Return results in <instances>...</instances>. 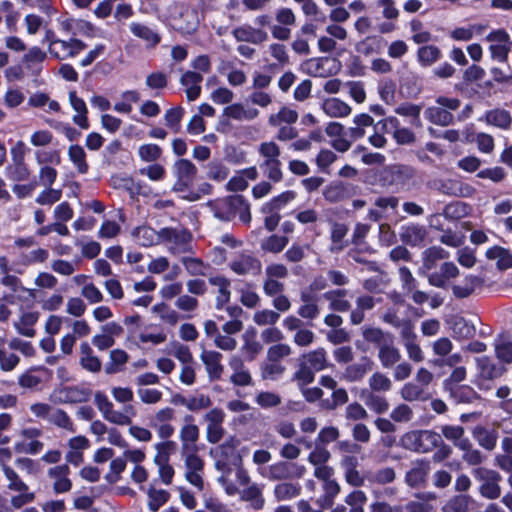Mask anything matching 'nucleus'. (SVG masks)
<instances>
[{"label": "nucleus", "mask_w": 512, "mask_h": 512, "mask_svg": "<svg viewBox=\"0 0 512 512\" xmlns=\"http://www.w3.org/2000/svg\"><path fill=\"white\" fill-rule=\"evenodd\" d=\"M395 112L398 115L411 117V124L415 126L421 125L420 112L421 106L413 104V103H402L399 105Z\"/></svg>", "instance_id": "a18cd8bd"}, {"label": "nucleus", "mask_w": 512, "mask_h": 512, "mask_svg": "<svg viewBox=\"0 0 512 512\" xmlns=\"http://www.w3.org/2000/svg\"><path fill=\"white\" fill-rule=\"evenodd\" d=\"M176 181L172 187L174 192H184L189 189L197 174V167L192 161L181 158L175 161L172 167Z\"/></svg>", "instance_id": "6e6552de"}, {"label": "nucleus", "mask_w": 512, "mask_h": 512, "mask_svg": "<svg viewBox=\"0 0 512 512\" xmlns=\"http://www.w3.org/2000/svg\"><path fill=\"white\" fill-rule=\"evenodd\" d=\"M161 155L162 148L158 144L147 143L138 148V156L144 162H155Z\"/></svg>", "instance_id": "c03bdc74"}, {"label": "nucleus", "mask_w": 512, "mask_h": 512, "mask_svg": "<svg viewBox=\"0 0 512 512\" xmlns=\"http://www.w3.org/2000/svg\"><path fill=\"white\" fill-rule=\"evenodd\" d=\"M400 442L406 450L424 454L441 443V436L433 430H411L401 436Z\"/></svg>", "instance_id": "f03ea898"}, {"label": "nucleus", "mask_w": 512, "mask_h": 512, "mask_svg": "<svg viewBox=\"0 0 512 512\" xmlns=\"http://www.w3.org/2000/svg\"><path fill=\"white\" fill-rule=\"evenodd\" d=\"M207 171V177L215 181H223L229 175V169L221 161L214 160L209 162Z\"/></svg>", "instance_id": "8fccbe9b"}, {"label": "nucleus", "mask_w": 512, "mask_h": 512, "mask_svg": "<svg viewBox=\"0 0 512 512\" xmlns=\"http://www.w3.org/2000/svg\"><path fill=\"white\" fill-rule=\"evenodd\" d=\"M473 477L481 482L479 493L482 497L493 500L497 499L501 494L499 482L501 475L492 469L485 467H477L472 470Z\"/></svg>", "instance_id": "0eeeda50"}, {"label": "nucleus", "mask_w": 512, "mask_h": 512, "mask_svg": "<svg viewBox=\"0 0 512 512\" xmlns=\"http://www.w3.org/2000/svg\"><path fill=\"white\" fill-rule=\"evenodd\" d=\"M486 257L489 260H497V268L499 270H507L512 268V253L501 246L494 245L486 251Z\"/></svg>", "instance_id": "b1692460"}, {"label": "nucleus", "mask_w": 512, "mask_h": 512, "mask_svg": "<svg viewBox=\"0 0 512 512\" xmlns=\"http://www.w3.org/2000/svg\"><path fill=\"white\" fill-rule=\"evenodd\" d=\"M60 394L64 403H82L89 401L92 391L89 388L74 385L63 387Z\"/></svg>", "instance_id": "aec40b11"}, {"label": "nucleus", "mask_w": 512, "mask_h": 512, "mask_svg": "<svg viewBox=\"0 0 512 512\" xmlns=\"http://www.w3.org/2000/svg\"><path fill=\"white\" fill-rule=\"evenodd\" d=\"M225 160L233 165H239L247 162V153L234 145H227L224 148Z\"/></svg>", "instance_id": "09e8293b"}, {"label": "nucleus", "mask_w": 512, "mask_h": 512, "mask_svg": "<svg viewBox=\"0 0 512 512\" xmlns=\"http://www.w3.org/2000/svg\"><path fill=\"white\" fill-rule=\"evenodd\" d=\"M129 355L122 349H114L110 352V361L105 365L106 374H115L123 370L128 362Z\"/></svg>", "instance_id": "72a5a7b5"}, {"label": "nucleus", "mask_w": 512, "mask_h": 512, "mask_svg": "<svg viewBox=\"0 0 512 512\" xmlns=\"http://www.w3.org/2000/svg\"><path fill=\"white\" fill-rule=\"evenodd\" d=\"M477 441L479 445L486 450H493L496 447L497 444V433L492 430H486L485 428H482L477 432Z\"/></svg>", "instance_id": "4d7b16f0"}, {"label": "nucleus", "mask_w": 512, "mask_h": 512, "mask_svg": "<svg viewBox=\"0 0 512 512\" xmlns=\"http://www.w3.org/2000/svg\"><path fill=\"white\" fill-rule=\"evenodd\" d=\"M233 36L237 41L261 44L268 39V34L262 29H257L245 24L233 30Z\"/></svg>", "instance_id": "ddd939ff"}, {"label": "nucleus", "mask_w": 512, "mask_h": 512, "mask_svg": "<svg viewBox=\"0 0 512 512\" xmlns=\"http://www.w3.org/2000/svg\"><path fill=\"white\" fill-rule=\"evenodd\" d=\"M360 194V187L341 180H334L327 184L323 191V198L329 203H338Z\"/></svg>", "instance_id": "1a4fd4ad"}, {"label": "nucleus", "mask_w": 512, "mask_h": 512, "mask_svg": "<svg viewBox=\"0 0 512 512\" xmlns=\"http://www.w3.org/2000/svg\"><path fill=\"white\" fill-rule=\"evenodd\" d=\"M471 500L467 494L454 495L442 506V512H468Z\"/></svg>", "instance_id": "4c0bfd02"}, {"label": "nucleus", "mask_w": 512, "mask_h": 512, "mask_svg": "<svg viewBox=\"0 0 512 512\" xmlns=\"http://www.w3.org/2000/svg\"><path fill=\"white\" fill-rule=\"evenodd\" d=\"M425 117L433 124L448 126L453 122V115L450 111L440 107H429L425 111Z\"/></svg>", "instance_id": "473e14b6"}, {"label": "nucleus", "mask_w": 512, "mask_h": 512, "mask_svg": "<svg viewBox=\"0 0 512 512\" xmlns=\"http://www.w3.org/2000/svg\"><path fill=\"white\" fill-rule=\"evenodd\" d=\"M443 54L435 45L421 46L417 50V60L423 67H429L435 62L441 60Z\"/></svg>", "instance_id": "cd10ccee"}, {"label": "nucleus", "mask_w": 512, "mask_h": 512, "mask_svg": "<svg viewBox=\"0 0 512 512\" xmlns=\"http://www.w3.org/2000/svg\"><path fill=\"white\" fill-rule=\"evenodd\" d=\"M480 120H484L488 125L502 130H509L512 125L511 113L502 108L487 110Z\"/></svg>", "instance_id": "2eb2a0df"}, {"label": "nucleus", "mask_w": 512, "mask_h": 512, "mask_svg": "<svg viewBox=\"0 0 512 512\" xmlns=\"http://www.w3.org/2000/svg\"><path fill=\"white\" fill-rule=\"evenodd\" d=\"M200 430L197 425H183L180 430L181 450L198 448L196 442L199 439Z\"/></svg>", "instance_id": "f704fd0d"}, {"label": "nucleus", "mask_w": 512, "mask_h": 512, "mask_svg": "<svg viewBox=\"0 0 512 512\" xmlns=\"http://www.w3.org/2000/svg\"><path fill=\"white\" fill-rule=\"evenodd\" d=\"M298 120V113L288 107H282L276 115H271L269 123L273 126L278 125L279 122L293 124Z\"/></svg>", "instance_id": "603ef678"}, {"label": "nucleus", "mask_w": 512, "mask_h": 512, "mask_svg": "<svg viewBox=\"0 0 512 512\" xmlns=\"http://www.w3.org/2000/svg\"><path fill=\"white\" fill-rule=\"evenodd\" d=\"M337 159V155L329 149H321L316 157L317 166L326 173H329L328 168Z\"/></svg>", "instance_id": "338daca9"}, {"label": "nucleus", "mask_w": 512, "mask_h": 512, "mask_svg": "<svg viewBox=\"0 0 512 512\" xmlns=\"http://www.w3.org/2000/svg\"><path fill=\"white\" fill-rule=\"evenodd\" d=\"M69 159L76 165L77 170L81 174L88 172L89 165L86 161V152L82 146L75 144L68 149Z\"/></svg>", "instance_id": "58836bf2"}, {"label": "nucleus", "mask_w": 512, "mask_h": 512, "mask_svg": "<svg viewBox=\"0 0 512 512\" xmlns=\"http://www.w3.org/2000/svg\"><path fill=\"white\" fill-rule=\"evenodd\" d=\"M432 506L429 503L409 501L406 504L395 505L394 512H431Z\"/></svg>", "instance_id": "774afa93"}, {"label": "nucleus", "mask_w": 512, "mask_h": 512, "mask_svg": "<svg viewBox=\"0 0 512 512\" xmlns=\"http://www.w3.org/2000/svg\"><path fill=\"white\" fill-rule=\"evenodd\" d=\"M426 235L427 231L425 227L417 223H410L400 227V240L405 245L411 247L420 246L424 242Z\"/></svg>", "instance_id": "9b49d317"}, {"label": "nucleus", "mask_w": 512, "mask_h": 512, "mask_svg": "<svg viewBox=\"0 0 512 512\" xmlns=\"http://www.w3.org/2000/svg\"><path fill=\"white\" fill-rule=\"evenodd\" d=\"M129 29L135 37L144 40L149 48H155L161 42V36L147 25L131 22Z\"/></svg>", "instance_id": "6ab92c4d"}, {"label": "nucleus", "mask_w": 512, "mask_h": 512, "mask_svg": "<svg viewBox=\"0 0 512 512\" xmlns=\"http://www.w3.org/2000/svg\"><path fill=\"white\" fill-rule=\"evenodd\" d=\"M208 282L213 286H218L215 308L222 310L231 298V281L223 275H216L209 277Z\"/></svg>", "instance_id": "4468645a"}, {"label": "nucleus", "mask_w": 512, "mask_h": 512, "mask_svg": "<svg viewBox=\"0 0 512 512\" xmlns=\"http://www.w3.org/2000/svg\"><path fill=\"white\" fill-rule=\"evenodd\" d=\"M303 357L306 359L305 363L314 371H321L327 367L326 351L322 347L303 355Z\"/></svg>", "instance_id": "a19ab883"}, {"label": "nucleus", "mask_w": 512, "mask_h": 512, "mask_svg": "<svg viewBox=\"0 0 512 512\" xmlns=\"http://www.w3.org/2000/svg\"><path fill=\"white\" fill-rule=\"evenodd\" d=\"M238 214L244 224L252 220L250 204L243 195H229L219 200L214 208V216L221 221L229 222Z\"/></svg>", "instance_id": "f257e3e1"}, {"label": "nucleus", "mask_w": 512, "mask_h": 512, "mask_svg": "<svg viewBox=\"0 0 512 512\" xmlns=\"http://www.w3.org/2000/svg\"><path fill=\"white\" fill-rule=\"evenodd\" d=\"M447 323L452 331V335L456 339H469L475 335V327L469 323L464 317L452 315Z\"/></svg>", "instance_id": "f3484780"}, {"label": "nucleus", "mask_w": 512, "mask_h": 512, "mask_svg": "<svg viewBox=\"0 0 512 512\" xmlns=\"http://www.w3.org/2000/svg\"><path fill=\"white\" fill-rule=\"evenodd\" d=\"M39 319V312H25L20 317V322L15 324V327L19 334L26 337H34L35 329L33 326Z\"/></svg>", "instance_id": "7c9ffc66"}, {"label": "nucleus", "mask_w": 512, "mask_h": 512, "mask_svg": "<svg viewBox=\"0 0 512 512\" xmlns=\"http://www.w3.org/2000/svg\"><path fill=\"white\" fill-rule=\"evenodd\" d=\"M373 364V361L369 357L363 356L359 363L351 364L346 367L344 377L349 382L359 381L368 371L372 370Z\"/></svg>", "instance_id": "412c9836"}, {"label": "nucleus", "mask_w": 512, "mask_h": 512, "mask_svg": "<svg viewBox=\"0 0 512 512\" xmlns=\"http://www.w3.org/2000/svg\"><path fill=\"white\" fill-rule=\"evenodd\" d=\"M447 391L457 403H472L480 399V395L469 385H458Z\"/></svg>", "instance_id": "c85d7f7f"}, {"label": "nucleus", "mask_w": 512, "mask_h": 512, "mask_svg": "<svg viewBox=\"0 0 512 512\" xmlns=\"http://www.w3.org/2000/svg\"><path fill=\"white\" fill-rule=\"evenodd\" d=\"M174 10L171 15L172 28L181 34H193L199 25L197 11L185 4L176 5Z\"/></svg>", "instance_id": "39448f33"}, {"label": "nucleus", "mask_w": 512, "mask_h": 512, "mask_svg": "<svg viewBox=\"0 0 512 512\" xmlns=\"http://www.w3.org/2000/svg\"><path fill=\"white\" fill-rule=\"evenodd\" d=\"M229 267L238 275H245L249 272L259 274L261 272L262 263L258 258L252 255L241 254L238 259L230 262Z\"/></svg>", "instance_id": "f8f14e48"}, {"label": "nucleus", "mask_w": 512, "mask_h": 512, "mask_svg": "<svg viewBox=\"0 0 512 512\" xmlns=\"http://www.w3.org/2000/svg\"><path fill=\"white\" fill-rule=\"evenodd\" d=\"M386 40L378 35L367 36L365 39L359 41L356 44V51L368 56L373 53L379 54L382 52L383 48L386 46Z\"/></svg>", "instance_id": "4be33fe9"}, {"label": "nucleus", "mask_w": 512, "mask_h": 512, "mask_svg": "<svg viewBox=\"0 0 512 512\" xmlns=\"http://www.w3.org/2000/svg\"><path fill=\"white\" fill-rule=\"evenodd\" d=\"M240 499L245 502H250V506L254 510H261L265 505L262 490L256 484H252L244 489L240 494Z\"/></svg>", "instance_id": "c756f323"}, {"label": "nucleus", "mask_w": 512, "mask_h": 512, "mask_svg": "<svg viewBox=\"0 0 512 512\" xmlns=\"http://www.w3.org/2000/svg\"><path fill=\"white\" fill-rule=\"evenodd\" d=\"M46 59V53L39 47L34 46L23 56L22 62L26 68L30 69L34 75H39L42 70V63Z\"/></svg>", "instance_id": "bb28decb"}, {"label": "nucleus", "mask_w": 512, "mask_h": 512, "mask_svg": "<svg viewBox=\"0 0 512 512\" xmlns=\"http://www.w3.org/2000/svg\"><path fill=\"white\" fill-rule=\"evenodd\" d=\"M240 444V439L232 435L217 447L219 459H217L215 466L218 470L230 473L232 467L240 468L243 465V457L239 451Z\"/></svg>", "instance_id": "7ed1b4c3"}, {"label": "nucleus", "mask_w": 512, "mask_h": 512, "mask_svg": "<svg viewBox=\"0 0 512 512\" xmlns=\"http://www.w3.org/2000/svg\"><path fill=\"white\" fill-rule=\"evenodd\" d=\"M289 239L287 236H279L277 234L270 235L261 243V249L265 252L279 253L288 244Z\"/></svg>", "instance_id": "79ce46f5"}, {"label": "nucleus", "mask_w": 512, "mask_h": 512, "mask_svg": "<svg viewBox=\"0 0 512 512\" xmlns=\"http://www.w3.org/2000/svg\"><path fill=\"white\" fill-rule=\"evenodd\" d=\"M378 358L384 368H391L401 358L400 351L394 346V339L381 347L378 351Z\"/></svg>", "instance_id": "2f4dec72"}, {"label": "nucleus", "mask_w": 512, "mask_h": 512, "mask_svg": "<svg viewBox=\"0 0 512 512\" xmlns=\"http://www.w3.org/2000/svg\"><path fill=\"white\" fill-rule=\"evenodd\" d=\"M182 263L190 275L205 276V265L202 259L194 257H185L183 258Z\"/></svg>", "instance_id": "680f3d73"}, {"label": "nucleus", "mask_w": 512, "mask_h": 512, "mask_svg": "<svg viewBox=\"0 0 512 512\" xmlns=\"http://www.w3.org/2000/svg\"><path fill=\"white\" fill-rule=\"evenodd\" d=\"M184 113L185 111L181 106L168 109L164 115L166 125L174 132H178Z\"/></svg>", "instance_id": "3c124183"}, {"label": "nucleus", "mask_w": 512, "mask_h": 512, "mask_svg": "<svg viewBox=\"0 0 512 512\" xmlns=\"http://www.w3.org/2000/svg\"><path fill=\"white\" fill-rule=\"evenodd\" d=\"M155 448L157 449V454L154 457L155 464L168 463L170 454L176 449V443L172 440H167L157 443Z\"/></svg>", "instance_id": "de8ad7c7"}, {"label": "nucleus", "mask_w": 512, "mask_h": 512, "mask_svg": "<svg viewBox=\"0 0 512 512\" xmlns=\"http://www.w3.org/2000/svg\"><path fill=\"white\" fill-rule=\"evenodd\" d=\"M414 177V169L408 165L393 164L386 166L380 172L379 180L384 186L397 190L404 188Z\"/></svg>", "instance_id": "423d86ee"}, {"label": "nucleus", "mask_w": 512, "mask_h": 512, "mask_svg": "<svg viewBox=\"0 0 512 512\" xmlns=\"http://www.w3.org/2000/svg\"><path fill=\"white\" fill-rule=\"evenodd\" d=\"M4 474L9 480L8 488L13 491L26 492L28 491V485L23 482L18 474L9 466H5Z\"/></svg>", "instance_id": "6e6d98bb"}, {"label": "nucleus", "mask_w": 512, "mask_h": 512, "mask_svg": "<svg viewBox=\"0 0 512 512\" xmlns=\"http://www.w3.org/2000/svg\"><path fill=\"white\" fill-rule=\"evenodd\" d=\"M293 379L299 382L300 388L312 383L315 379V373L307 363H300L299 368L293 375Z\"/></svg>", "instance_id": "5fc2aeb1"}, {"label": "nucleus", "mask_w": 512, "mask_h": 512, "mask_svg": "<svg viewBox=\"0 0 512 512\" xmlns=\"http://www.w3.org/2000/svg\"><path fill=\"white\" fill-rule=\"evenodd\" d=\"M339 430L334 426L324 427L322 428L316 438V444L320 446H325L333 441H336L339 438Z\"/></svg>", "instance_id": "e2e57ef3"}, {"label": "nucleus", "mask_w": 512, "mask_h": 512, "mask_svg": "<svg viewBox=\"0 0 512 512\" xmlns=\"http://www.w3.org/2000/svg\"><path fill=\"white\" fill-rule=\"evenodd\" d=\"M505 371V366L492 363L488 359L481 365L482 376L489 380L501 377Z\"/></svg>", "instance_id": "13d9d810"}, {"label": "nucleus", "mask_w": 512, "mask_h": 512, "mask_svg": "<svg viewBox=\"0 0 512 512\" xmlns=\"http://www.w3.org/2000/svg\"><path fill=\"white\" fill-rule=\"evenodd\" d=\"M431 469V460L429 458L423 457L413 460L410 468L405 473V484L413 490L426 489L429 485Z\"/></svg>", "instance_id": "20e7f679"}, {"label": "nucleus", "mask_w": 512, "mask_h": 512, "mask_svg": "<svg viewBox=\"0 0 512 512\" xmlns=\"http://www.w3.org/2000/svg\"><path fill=\"white\" fill-rule=\"evenodd\" d=\"M362 336L366 343L372 344L378 351L384 345L391 342L394 339V335L390 332H385L381 328L364 326L362 328Z\"/></svg>", "instance_id": "dca6fc26"}, {"label": "nucleus", "mask_w": 512, "mask_h": 512, "mask_svg": "<svg viewBox=\"0 0 512 512\" xmlns=\"http://www.w3.org/2000/svg\"><path fill=\"white\" fill-rule=\"evenodd\" d=\"M301 485L283 482L274 487V496L277 501L289 500L301 494Z\"/></svg>", "instance_id": "e433bc0d"}, {"label": "nucleus", "mask_w": 512, "mask_h": 512, "mask_svg": "<svg viewBox=\"0 0 512 512\" xmlns=\"http://www.w3.org/2000/svg\"><path fill=\"white\" fill-rule=\"evenodd\" d=\"M256 402L262 408H271L281 403V397L276 393L263 391L257 395Z\"/></svg>", "instance_id": "69168bd1"}, {"label": "nucleus", "mask_w": 512, "mask_h": 512, "mask_svg": "<svg viewBox=\"0 0 512 512\" xmlns=\"http://www.w3.org/2000/svg\"><path fill=\"white\" fill-rule=\"evenodd\" d=\"M324 113L330 117L341 118L351 113V107L339 98H328L322 103Z\"/></svg>", "instance_id": "393cba45"}, {"label": "nucleus", "mask_w": 512, "mask_h": 512, "mask_svg": "<svg viewBox=\"0 0 512 512\" xmlns=\"http://www.w3.org/2000/svg\"><path fill=\"white\" fill-rule=\"evenodd\" d=\"M483 285V279L479 276L468 275L463 280V285H453L452 292L456 298L463 299L469 297L477 287Z\"/></svg>", "instance_id": "a878e982"}, {"label": "nucleus", "mask_w": 512, "mask_h": 512, "mask_svg": "<svg viewBox=\"0 0 512 512\" xmlns=\"http://www.w3.org/2000/svg\"><path fill=\"white\" fill-rule=\"evenodd\" d=\"M306 468L294 462L279 461L269 466V478L272 480L300 479Z\"/></svg>", "instance_id": "9d476101"}, {"label": "nucleus", "mask_w": 512, "mask_h": 512, "mask_svg": "<svg viewBox=\"0 0 512 512\" xmlns=\"http://www.w3.org/2000/svg\"><path fill=\"white\" fill-rule=\"evenodd\" d=\"M222 354L217 351H206L201 353V360L203 361L209 379L211 381L221 378L223 366L221 364Z\"/></svg>", "instance_id": "a211bd4d"}, {"label": "nucleus", "mask_w": 512, "mask_h": 512, "mask_svg": "<svg viewBox=\"0 0 512 512\" xmlns=\"http://www.w3.org/2000/svg\"><path fill=\"white\" fill-rule=\"evenodd\" d=\"M132 235L143 247H150L158 243L157 231L149 226L136 227Z\"/></svg>", "instance_id": "c9c22d12"}, {"label": "nucleus", "mask_w": 512, "mask_h": 512, "mask_svg": "<svg viewBox=\"0 0 512 512\" xmlns=\"http://www.w3.org/2000/svg\"><path fill=\"white\" fill-rule=\"evenodd\" d=\"M424 260L426 267L430 268L437 260L449 258V252L440 246H432L425 250Z\"/></svg>", "instance_id": "bf43d9fd"}, {"label": "nucleus", "mask_w": 512, "mask_h": 512, "mask_svg": "<svg viewBox=\"0 0 512 512\" xmlns=\"http://www.w3.org/2000/svg\"><path fill=\"white\" fill-rule=\"evenodd\" d=\"M330 457L331 454L325 447L316 444L315 449L308 456V461L317 467L328 462Z\"/></svg>", "instance_id": "0e129e2a"}, {"label": "nucleus", "mask_w": 512, "mask_h": 512, "mask_svg": "<svg viewBox=\"0 0 512 512\" xmlns=\"http://www.w3.org/2000/svg\"><path fill=\"white\" fill-rule=\"evenodd\" d=\"M198 451L199 448L181 450L182 455L185 457L187 471H203L204 461L198 456Z\"/></svg>", "instance_id": "37998d69"}, {"label": "nucleus", "mask_w": 512, "mask_h": 512, "mask_svg": "<svg viewBox=\"0 0 512 512\" xmlns=\"http://www.w3.org/2000/svg\"><path fill=\"white\" fill-rule=\"evenodd\" d=\"M148 508L151 512H157L160 507L166 504L170 499V493L163 489H155L153 487L148 490Z\"/></svg>", "instance_id": "ea45409f"}, {"label": "nucleus", "mask_w": 512, "mask_h": 512, "mask_svg": "<svg viewBox=\"0 0 512 512\" xmlns=\"http://www.w3.org/2000/svg\"><path fill=\"white\" fill-rule=\"evenodd\" d=\"M296 198V192L293 190H286L277 196L272 197L268 202L264 203L261 207L262 213H272L283 209L289 202Z\"/></svg>", "instance_id": "5701e85b"}, {"label": "nucleus", "mask_w": 512, "mask_h": 512, "mask_svg": "<svg viewBox=\"0 0 512 512\" xmlns=\"http://www.w3.org/2000/svg\"><path fill=\"white\" fill-rule=\"evenodd\" d=\"M260 167L266 169V176L272 182L278 183L283 179L281 161L279 159L264 160Z\"/></svg>", "instance_id": "49530a36"}, {"label": "nucleus", "mask_w": 512, "mask_h": 512, "mask_svg": "<svg viewBox=\"0 0 512 512\" xmlns=\"http://www.w3.org/2000/svg\"><path fill=\"white\" fill-rule=\"evenodd\" d=\"M369 385L373 391H389L392 383L383 373L375 372L369 379Z\"/></svg>", "instance_id": "052dcab7"}, {"label": "nucleus", "mask_w": 512, "mask_h": 512, "mask_svg": "<svg viewBox=\"0 0 512 512\" xmlns=\"http://www.w3.org/2000/svg\"><path fill=\"white\" fill-rule=\"evenodd\" d=\"M365 404L377 414L385 413L389 409V403L386 398L374 393L367 395Z\"/></svg>", "instance_id": "864d4df0"}]
</instances>
